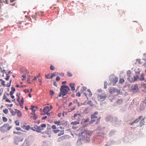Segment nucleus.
Here are the masks:
<instances>
[{
	"label": "nucleus",
	"mask_w": 146,
	"mask_h": 146,
	"mask_svg": "<svg viewBox=\"0 0 146 146\" xmlns=\"http://www.w3.org/2000/svg\"><path fill=\"white\" fill-rule=\"evenodd\" d=\"M16 129L17 130H21V129L20 127H16Z\"/></svg>",
	"instance_id": "obj_59"
},
{
	"label": "nucleus",
	"mask_w": 146,
	"mask_h": 146,
	"mask_svg": "<svg viewBox=\"0 0 146 146\" xmlns=\"http://www.w3.org/2000/svg\"><path fill=\"white\" fill-rule=\"evenodd\" d=\"M53 131L54 133H57L59 132V130L58 129H55L54 130H53Z\"/></svg>",
	"instance_id": "obj_44"
},
{
	"label": "nucleus",
	"mask_w": 146,
	"mask_h": 146,
	"mask_svg": "<svg viewBox=\"0 0 146 146\" xmlns=\"http://www.w3.org/2000/svg\"><path fill=\"white\" fill-rule=\"evenodd\" d=\"M15 123L16 125H19V122L18 120H16L15 121Z\"/></svg>",
	"instance_id": "obj_43"
},
{
	"label": "nucleus",
	"mask_w": 146,
	"mask_h": 146,
	"mask_svg": "<svg viewBox=\"0 0 146 146\" xmlns=\"http://www.w3.org/2000/svg\"><path fill=\"white\" fill-rule=\"evenodd\" d=\"M89 119L88 118H87V119H85L84 121V122L85 123L88 122L89 121Z\"/></svg>",
	"instance_id": "obj_60"
},
{
	"label": "nucleus",
	"mask_w": 146,
	"mask_h": 146,
	"mask_svg": "<svg viewBox=\"0 0 146 146\" xmlns=\"http://www.w3.org/2000/svg\"><path fill=\"white\" fill-rule=\"evenodd\" d=\"M74 117L75 119L79 121L80 120L81 115L79 113H76L74 115Z\"/></svg>",
	"instance_id": "obj_13"
},
{
	"label": "nucleus",
	"mask_w": 146,
	"mask_h": 146,
	"mask_svg": "<svg viewBox=\"0 0 146 146\" xmlns=\"http://www.w3.org/2000/svg\"><path fill=\"white\" fill-rule=\"evenodd\" d=\"M107 95L104 93L102 94L98 95V98L100 100H105L107 97Z\"/></svg>",
	"instance_id": "obj_9"
},
{
	"label": "nucleus",
	"mask_w": 146,
	"mask_h": 146,
	"mask_svg": "<svg viewBox=\"0 0 146 146\" xmlns=\"http://www.w3.org/2000/svg\"><path fill=\"white\" fill-rule=\"evenodd\" d=\"M0 81L1 82V84L4 87H6V84H5V81L4 80H3L1 79H0Z\"/></svg>",
	"instance_id": "obj_30"
},
{
	"label": "nucleus",
	"mask_w": 146,
	"mask_h": 146,
	"mask_svg": "<svg viewBox=\"0 0 146 146\" xmlns=\"http://www.w3.org/2000/svg\"><path fill=\"white\" fill-rule=\"evenodd\" d=\"M64 139L65 137H64L62 136L59 138L58 139L57 141L58 142H60L64 140Z\"/></svg>",
	"instance_id": "obj_29"
},
{
	"label": "nucleus",
	"mask_w": 146,
	"mask_h": 146,
	"mask_svg": "<svg viewBox=\"0 0 146 146\" xmlns=\"http://www.w3.org/2000/svg\"><path fill=\"white\" fill-rule=\"evenodd\" d=\"M38 78V76H37V77H35L33 79V80H36L37 78Z\"/></svg>",
	"instance_id": "obj_64"
},
{
	"label": "nucleus",
	"mask_w": 146,
	"mask_h": 146,
	"mask_svg": "<svg viewBox=\"0 0 146 146\" xmlns=\"http://www.w3.org/2000/svg\"><path fill=\"white\" fill-rule=\"evenodd\" d=\"M7 96H9V94L5 92L3 96V100L6 99V100L9 101V100L7 98Z\"/></svg>",
	"instance_id": "obj_20"
},
{
	"label": "nucleus",
	"mask_w": 146,
	"mask_h": 146,
	"mask_svg": "<svg viewBox=\"0 0 146 146\" xmlns=\"http://www.w3.org/2000/svg\"><path fill=\"white\" fill-rule=\"evenodd\" d=\"M98 114V113L97 112H95L92 114L91 116V123H92L95 121V120H94V119H96L98 118L96 115Z\"/></svg>",
	"instance_id": "obj_7"
},
{
	"label": "nucleus",
	"mask_w": 146,
	"mask_h": 146,
	"mask_svg": "<svg viewBox=\"0 0 146 146\" xmlns=\"http://www.w3.org/2000/svg\"><path fill=\"white\" fill-rule=\"evenodd\" d=\"M87 101H85L84 103L82 104L81 103L77 102L78 106H82V105H86L87 104L88 105L90 106H93V104L92 101H88V102H86Z\"/></svg>",
	"instance_id": "obj_6"
},
{
	"label": "nucleus",
	"mask_w": 146,
	"mask_h": 146,
	"mask_svg": "<svg viewBox=\"0 0 146 146\" xmlns=\"http://www.w3.org/2000/svg\"><path fill=\"white\" fill-rule=\"evenodd\" d=\"M50 110V109L48 106H46L44 108L43 111L44 113V114H48Z\"/></svg>",
	"instance_id": "obj_15"
},
{
	"label": "nucleus",
	"mask_w": 146,
	"mask_h": 146,
	"mask_svg": "<svg viewBox=\"0 0 146 146\" xmlns=\"http://www.w3.org/2000/svg\"><path fill=\"white\" fill-rule=\"evenodd\" d=\"M10 112L11 113L13 116L15 115L17 113V111H15L11 109H10Z\"/></svg>",
	"instance_id": "obj_26"
},
{
	"label": "nucleus",
	"mask_w": 146,
	"mask_h": 146,
	"mask_svg": "<svg viewBox=\"0 0 146 146\" xmlns=\"http://www.w3.org/2000/svg\"><path fill=\"white\" fill-rule=\"evenodd\" d=\"M24 126L25 127V129L27 130H28L30 128V127L29 125H27L26 126Z\"/></svg>",
	"instance_id": "obj_39"
},
{
	"label": "nucleus",
	"mask_w": 146,
	"mask_h": 146,
	"mask_svg": "<svg viewBox=\"0 0 146 146\" xmlns=\"http://www.w3.org/2000/svg\"><path fill=\"white\" fill-rule=\"evenodd\" d=\"M87 88L85 86H83L82 87V88L80 90V92L81 93H82L84 91H85L86 90Z\"/></svg>",
	"instance_id": "obj_32"
},
{
	"label": "nucleus",
	"mask_w": 146,
	"mask_h": 146,
	"mask_svg": "<svg viewBox=\"0 0 146 146\" xmlns=\"http://www.w3.org/2000/svg\"><path fill=\"white\" fill-rule=\"evenodd\" d=\"M79 122L75 121L72 122L71 123V124L73 125H75L76 124H79Z\"/></svg>",
	"instance_id": "obj_36"
},
{
	"label": "nucleus",
	"mask_w": 146,
	"mask_h": 146,
	"mask_svg": "<svg viewBox=\"0 0 146 146\" xmlns=\"http://www.w3.org/2000/svg\"><path fill=\"white\" fill-rule=\"evenodd\" d=\"M81 131L80 133H79V135H80L81 134L82 135L84 136L83 134H85L87 131V130L86 129H85L84 128H82L81 129Z\"/></svg>",
	"instance_id": "obj_17"
},
{
	"label": "nucleus",
	"mask_w": 146,
	"mask_h": 146,
	"mask_svg": "<svg viewBox=\"0 0 146 146\" xmlns=\"http://www.w3.org/2000/svg\"><path fill=\"white\" fill-rule=\"evenodd\" d=\"M110 80L113 84V85H114L117 82L118 79L117 78L113 76L110 78Z\"/></svg>",
	"instance_id": "obj_10"
},
{
	"label": "nucleus",
	"mask_w": 146,
	"mask_h": 146,
	"mask_svg": "<svg viewBox=\"0 0 146 146\" xmlns=\"http://www.w3.org/2000/svg\"><path fill=\"white\" fill-rule=\"evenodd\" d=\"M11 81H12L11 80H10L9 83H8L6 84V87H9L10 86L11 84Z\"/></svg>",
	"instance_id": "obj_42"
},
{
	"label": "nucleus",
	"mask_w": 146,
	"mask_h": 146,
	"mask_svg": "<svg viewBox=\"0 0 146 146\" xmlns=\"http://www.w3.org/2000/svg\"><path fill=\"white\" fill-rule=\"evenodd\" d=\"M2 119L3 121L6 122L7 121V119L5 117H2Z\"/></svg>",
	"instance_id": "obj_37"
},
{
	"label": "nucleus",
	"mask_w": 146,
	"mask_h": 146,
	"mask_svg": "<svg viewBox=\"0 0 146 146\" xmlns=\"http://www.w3.org/2000/svg\"><path fill=\"white\" fill-rule=\"evenodd\" d=\"M50 68L51 70H54L55 69V68L52 65H51L50 67Z\"/></svg>",
	"instance_id": "obj_50"
},
{
	"label": "nucleus",
	"mask_w": 146,
	"mask_h": 146,
	"mask_svg": "<svg viewBox=\"0 0 146 146\" xmlns=\"http://www.w3.org/2000/svg\"><path fill=\"white\" fill-rule=\"evenodd\" d=\"M142 63V61H141V59H137L136 60V62L134 63V64L135 65H137L141 64Z\"/></svg>",
	"instance_id": "obj_18"
},
{
	"label": "nucleus",
	"mask_w": 146,
	"mask_h": 146,
	"mask_svg": "<svg viewBox=\"0 0 146 146\" xmlns=\"http://www.w3.org/2000/svg\"><path fill=\"white\" fill-rule=\"evenodd\" d=\"M53 84L56 87H57L58 85L55 82H53Z\"/></svg>",
	"instance_id": "obj_58"
},
{
	"label": "nucleus",
	"mask_w": 146,
	"mask_h": 146,
	"mask_svg": "<svg viewBox=\"0 0 146 146\" xmlns=\"http://www.w3.org/2000/svg\"><path fill=\"white\" fill-rule=\"evenodd\" d=\"M67 114V113L66 112L64 111L62 113V115L63 116H64V114H65L66 115Z\"/></svg>",
	"instance_id": "obj_62"
},
{
	"label": "nucleus",
	"mask_w": 146,
	"mask_h": 146,
	"mask_svg": "<svg viewBox=\"0 0 146 146\" xmlns=\"http://www.w3.org/2000/svg\"><path fill=\"white\" fill-rule=\"evenodd\" d=\"M64 130L61 131L58 134V136H60L61 135L64 134Z\"/></svg>",
	"instance_id": "obj_34"
},
{
	"label": "nucleus",
	"mask_w": 146,
	"mask_h": 146,
	"mask_svg": "<svg viewBox=\"0 0 146 146\" xmlns=\"http://www.w3.org/2000/svg\"><path fill=\"white\" fill-rule=\"evenodd\" d=\"M109 92L112 94H114L115 95H117L120 93V90L115 88L111 87L109 90Z\"/></svg>",
	"instance_id": "obj_4"
},
{
	"label": "nucleus",
	"mask_w": 146,
	"mask_h": 146,
	"mask_svg": "<svg viewBox=\"0 0 146 146\" xmlns=\"http://www.w3.org/2000/svg\"><path fill=\"white\" fill-rule=\"evenodd\" d=\"M12 73V72L11 71H9L8 72V74H7L5 72L4 73L6 74V75L7 76L6 77V78L5 79L6 80H9L10 77V76L9 75V74Z\"/></svg>",
	"instance_id": "obj_22"
},
{
	"label": "nucleus",
	"mask_w": 146,
	"mask_h": 146,
	"mask_svg": "<svg viewBox=\"0 0 146 146\" xmlns=\"http://www.w3.org/2000/svg\"><path fill=\"white\" fill-rule=\"evenodd\" d=\"M141 88L144 89L143 90L146 92V84H141Z\"/></svg>",
	"instance_id": "obj_23"
},
{
	"label": "nucleus",
	"mask_w": 146,
	"mask_h": 146,
	"mask_svg": "<svg viewBox=\"0 0 146 146\" xmlns=\"http://www.w3.org/2000/svg\"><path fill=\"white\" fill-rule=\"evenodd\" d=\"M70 86L71 88L72 91H74L75 90L74 87L75 84L73 83H70Z\"/></svg>",
	"instance_id": "obj_21"
},
{
	"label": "nucleus",
	"mask_w": 146,
	"mask_h": 146,
	"mask_svg": "<svg viewBox=\"0 0 146 146\" xmlns=\"http://www.w3.org/2000/svg\"><path fill=\"white\" fill-rule=\"evenodd\" d=\"M127 74L128 77V78H127V80L131 82L136 81L139 78V76L137 75L134 76H133V78L131 77V73L130 71H128L127 72Z\"/></svg>",
	"instance_id": "obj_2"
},
{
	"label": "nucleus",
	"mask_w": 146,
	"mask_h": 146,
	"mask_svg": "<svg viewBox=\"0 0 146 146\" xmlns=\"http://www.w3.org/2000/svg\"><path fill=\"white\" fill-rule=\"evenodd\" d=\"M145 123V121H144L143 119H142L140 122V123L141 125H143L144 124V123Z\"/></svg>",
	"instance_id": "obj_38"
},
{
	"label": "nucleus",
	"mask_w": 146,
	"mask_h": 146,
	"mask_svg": "<svg viewBox=\"0 0 146 146\" xmlns=\"http://www.w3.org/2000/svg\"><path fill=\"white\" fill-rule=\"evenodd\" d=\"M119 82L120 83L123 84L124 82V80L123 78H121L119 79Z\"/></svg>",
	"instance_id": "obj_35"
},
{
	"label": "nucleus",
	"mask_w": 146,
	"mask_h": 146,
	"mask_svg": "<svg viewBox=\"0 0 146 146\" xmlns=\"http://www.w3.org/2000/svg\"><path fill=\"white\" fill-rule=\"evenodd\" d=\"M132 88L133 92H137L139 91L138 86L137 84H135L134 86H132Z\"/></svg>",
	"instance_id": "obj_12"
},
{
	"label": "nucleus",
	"mask_w": 146,
	"mask_h": 146,
	"mask_svg": "<svg viewBox=\"0 0 146 146\" xmlns=\"http://www.w3.org/2000/svg\"><path fill=\"white\" fill-rule=\"evenodd\" d=\"M68 76L69 77H71L72 76V74L69 71L68 72H67Z\"/></svg>",
	"instance_id": "obj_47"
},
{
	"label": "nucleus",
	"mask_w": 146,
	"mask_h": 146,
	"mask_svg": "<svg viewBox=\"0 0 146 146\" xmlns=\"http://www.w3.org/2000/svg\"><path fill=\"white\" fill-rule=\"evenodd\" d=\"M31 114L32 115L31 116V118H33L34 120H35L37 119L38 116L35 114V112H31Z\"/></svg>",
	"instance_id": "obj_19"
},
{
	"label": "nucleus",
	"mask_w": 146,
	"mask_h": 146,
	"mask_svg": "<svg viewBox=\"0 0 146 146\" xmlns=\"http://www.w3.org/2000/svg\"><path fill=\"white\" fill-rule=\"evenodd\" d=\"M52 128L53 129V130H54L56 129V127L55 125H53L52 127Z\"/></svg>",
	"instance_id": "obj_52"
},
{
	"label": "nucleus",
	"mask_w": 146,
	"mask_h": 146,
	"mask_svg": "<svg viewBox=\"0 0 146 146\" xmlns=\"http://www.w3.org/2000/svg\"><path fill=\"white\" fill-rule=\"evenodd\" d=\"M60 93L58 97H63L67 94H70V89L68 86L66 85L61 86L60 88Z\"/></svg>",
	"instance_id": "obj_1"
},
{
	"label": "nucleus",
	"mask_w": 146,
	"mask_h": 146,
	"mask_svg": "<svg viewBox=\"0 0 146 146\" xmlns=\"http://www.w3.org/2000/svg\"><path fill=\"white\" fill-rule=\"evenodd\" d=\"M15 110L17 111V113L18 117L19 118L21 117H22V114L21 111L17 110Z\"/></svg>",
	"instance_id": "obj_16"
},
{
	"label": "nucleus",
	"mask_w": 146,
	"mask_h": 146,
	"mask_svg": "<svg viewBox=\"0 0 146 146\" xmlns=\"http://www.w3.org/2000/svg\"><path fill=\"white\" fill-rule=\"evenodd\" d=\"M143 117L142 116H139L134 121V123H137L141 119V118Z\"/></svg>",
	"instance_id": "obj_25"
},
{
	"label": "nucleus",
	"mask_w": 146,
	"mask_h": 146,
	"mask_svg": "<svg viewBox=\"0 0 146 146\" xmlns=\"http://www.w3.org/2000/svg\"><path fill=\"white\" fill-rule=\"evenodd\" d=\"M87 91L88 92V93L87 94L88 97H91L92 95V94L91 91L90 89H88Z\"/></svg>",
	"instance_id": "obj_27"
},
{
	"label": "nucleus",
	"mask_w": 146,
	"mask_h": 146,
	"mask_svg": "<svg viewBox=\"0 0 146 146\" xmlns=\"http://www.w3.org/2000/svg\"><path fill=\"white\" fill-rule=\"evenodd\" d=\"M61 116V113H59L58 115V116L59 117H60Z\"/></svg>",
	"instance_id": "obj_63"
},
{
	"label": "nucleus",
	"mask_w": 146,
	"mask_h": 146,
	"mask_svg": "<svg viewBox=\"0 0 146 146\" xmlns=\"http://www.w3.org/2000/svg\"><path fill=\"white\" fill-rule=\"evenodd\" d=\"M11 89L12 90L11 91H13L14 92H15V88L14 87H12L11 88Z\"/></svg>",
	"instance_id": "obj_54"
},
{
	"label": "nucleus",
	"mask_w": 146,
	"mask_h": 146,
	"mask_svg": "<svg viewBox=\"0 0 146 146\" xmlns=\"http://www.w3.org/2000/svg\"><path fill=\"white\" fill-rule=\"evenodd\" d=\"M38 13H39L38 15L41 16L43 14V13L42 12H38Z\"/></svg>",
	"instance_id": "obj_55"
},
{
	"label": "nucleus",
	"mask_w": 146,
	"mask_h": 146,
	"mask_svg": "<svg viewBox=\"0 0 146 146\" xmlns=\"http://www.w3.org/2000/svg\"><path fill=\"white\" fill-rule=\"evenodd\" d=\"M56 76V75L55 73H52L51 74L50 78H52L53 77Z\"/></svg>",
	"instance_id": "obj_48"
},
{
	"label": "nucleus",
	"mask_w": 146,
	"mask_h": 146,
	"mask_svg": "<svg viewBox=\"0 0 146 146\" xmlns=\"http://www.w3.org/2000/svg\"><path fill=\"white\" fill-rule=\"evenodd\" d=\"M4 63L2 61L0 60V70L3 73V74L2 75V76L4 77V73L5 72V69H2V68L1 67H3L2 64H3Z\"/></svg>",
	"instance_id": "obj_14"
},
{
	"label": "nucleus",
	"mask_w": 146,
	"mask_h": 146,
	"mask_svg": "<svg viewBox=\"0 0 146 146\" xmlns=\"http://www.w3.org/2000/svg\"><path fill=\"white\" fill-rule=\"evenodd\" d=\"M35 106H31V107L30 108V110L32 111V112H35V110L34 109Z\"/></svg>",
	"instance_id": "obj_31"
},
{
	"label": "nucleus",
	"mask_w": 146,
	"mask_h": 146,
	"mask_svg": "<svg viewBox=\"0 0 146 146\" xmlns=\"http://www.w3.org/2000/svg\"><path fill=\"white\" fill-rule=\"evenodd\" d=\"M144 74L143 73H142L141 74L140 78L139 79L141 81H144L145 80Z\"/></svg>",
	"instance_id": "obj_24"
},
{
	"label": "nucleus",
	"mask_w": 146,
	"mask_h": 146,
	"mask_svg": "<svg viewBox=\"0 0 146 146\" xmlns=\"http://www.w3.org/2000/svg\"><path fill=\"white\" fill-rule=\"evenodd\" d=\"M42 134V137L44 138L50 137L51 136L50 134L48 131H46L44 132H41Z\"/></svg>",
	"instance_id": "obj_8"
},
{
	"label": "nucleus",
	"mask_w": 146,
	"mask_h": 146,
	"mask_svg": "<svg viewBox=\"0 0 146 146\" xmlns=\"http://www.w3.org/2000/svg\"><path fill=\"white\" fill-rule=\"evenodd\" d=\"M54 123L58 125H61V121L60 120L58 121H54Z\"/></svg>",
	"instance_id": "obj_28"
},
{
	"label": "nucleus",
	"mask_w": 146,
	"mask_h": 146,
	"mask_svg": "<svg viewBox=\"0 0 146 146\" xmlns=\"http://www.w3.org/2000/svg\"><path fill=\"white\" fill-rule=\"evenodd\" d=\"M47 117V116H44V117H42V119L44 120Z\"/></svg>",
	"instance_id": "obj_61"
},
{
	"label": "nucleus",
	"mask_w": 146,
	"mask_h": 146,
	"mask_svg": "<svg viewBox=\"0 0 146 146\" xmlns=\"http://www.w3.org/2000/svg\"><path fill=\"white\" fill-rule=\"evenodd\" d=\"M12 127V126H10L9 124L6 123L1 127L0 130L2 132L4 133L9 131Z\"/></svg>",
	"instance_id": "obj_3"
},
{
	"label": "nucleus",
	"mask_w": 146,
	"mask_h": 146,
	"mask_svg": "<svg viewBox=\"0 0 146 146\" xmlns=\"http://www.w3.org/2000/svg\"><path fill=\"white\" fill-rule=\"evenodd\" d=\"M3 112L5 114H7L8 112V110L7 109H5L3 110Z\"/></svg>",
	"instance_id": "obj_41"
},
{
	"label": "nucleus",
	"mask_w": 146,
	"mask_h": 146,
	"mask_svg": "<svg viewBox=\"0 0 146 146\" xmlns=\"http://www.w3.org/2000/svg\"><path fill=\"white\" fill-rule=\"evenodd\" d=\"M92 133V131H89L87 130L85 135H84L85 139V138L90 137Z\"/></svg>",
	"instance_id": "obj_11"
},
{
	"label": "nucleus",
	"mask_w": 146,
	"mask_h": 146,
	"mask_svg": "<svg viewBox=\"0 0 146 146\" xmlns=\"http://www.w3.org/2000/svg\"><path fill=\"white\" fill-rule=\"evenodd\" d=\"M76 96H78V97H80L81 96L80 93L79 92H77L76 95Z\"/></svg>",
	"instance_id": "obj_53"
},
{
	"label": "nucleus",
	"mask_w": 146,
	"mask_h": 146,
	"mask_svg": "<svg viewBox=\"0 0 146 146\" xmlns=\"http://www.w3.org/2000/svg\"><path fill=\"white\" fill-rule=\"evenodd\" d=\"M46 127V125L45 124H43L41 125L40 126H35L34 127L36 130V131L38 132H41V131L44 129V128H45Z\"/></svg>",
	"instance_id": "obj_5"
},
{
	"label": "nucleus",
	"mask_w": 146,
	"mask_h": 146,
	"mask_svg": "<svg viewBox=\"0 0 146 146\" xmlns=\"http://www.w3.org/2000/svg\"><path fill=\"white\" fill-rule=\"evenodd\" d=\"M23 101H17V102H18V104H17V105L18 106V105H19V104H20V102H20L21 103H23Z\"/></svg>",
	"instance_id": "obj_57"
},
{
	"label": "nucleus",
	"mask_w": 146,
	"mask_h": 146,
	"mask_svg": "<svg viewBox=\"0 0 146 146\" xmlns=\"http://www.w3.org/2000/svg\"><path fill=\"white\" fill-rule=\"evenodd\" d=\"M37 13H36L32 15V17L33 19H36L37 17Z\"/></svg>",
	"instance_id": "obj_33"
},
{
	"label": "nucleus",
	"mask_w": 146,
	"mask_h": 146,
	"mask_svg": "<svg viewBox=\"0 0 146 146\" xmlns=\"http://www.w3.org/2000/svg\"><path fill=\"white\" fill-rule=\"evenodd\" d=\"M23 92L25 93H28L29 92V90L28 89H25L23 90Z\"/></svg>",
	"instance_id": "obj_51"
},
{
	"label": "nucleus",
	"mask_w": 146,
	"mask_h": 146,
	"mask_svg": "<svg viewBox=\"0 0 146 146\" xmlns=\"http://www.w3.org/2000/svg\"><path fill=\"white\" fill-rule=\"evenodd\" d=\"M49 93L50 95L52 96L54 94V92L52 90H50L49 92Z\"/></svg>",
	"instance_id": "obj_45"
},
{
	"label": "nucleus",
	"mask_w": 146,
	"mask_h": 146,
	"mask_svg": "<svg viewBox=\"0 0 146 146\" xmlns=\"http://www.w3.org/2000/svg\"><path fill=\"white\" fill-rule=\"evenodd\" d=\"M60 78L59 76H57L56 78V81H58L60 80Z\"/></svg>",
	"instance_id": "obj_56"
},
{
	"label": "nucleus",
	"mask_w": 146,
	"mask_h": 146,
	"mask_svg": "<svg viewBox=\"0 0 146 146\" xmlns=\"http://www.w3.org/2000/svg\"><path fill=\"white\" fill-rule=\"evenodd\" d=\"M20 95V94L19 93H17V96L18 97V98L17 99V101H18V100H19V96Z\"/></svg>",
	"instance_id": "obj_49"
},
{
	"label": "nucleus",
	"mask_w": 146,
	"mask_h": 146,
	"mask_svg": "<svg viewBox=\"0 0 146 146\" xmlns=\"http://www.w3.org/2000/svg\"><path fill=\"white\" fill-rule=\"evenodd\" d=\"M13 132L14 134H17L19 135L22 134V133L21 132L19 131L17 132L16 131H14Z\"/></svg>",
	"instance_id": "obj_40"
},
{
	"label": "nucleus",
	"mask_w": 146,
	"mask_h": 146,
	"mask_svg": "<svg viewBox=\"0 0 146 146\" xmlns=\"http://www.w3.org/2000/svg\"><path fill=\"white\" fill-rule=\"evenodd\" d=\"M107 82L106 81L104 83V88L105 89H106L107 88Z\"/></svg>",
	"instance_id": "obj_46"
}]
</instances>
